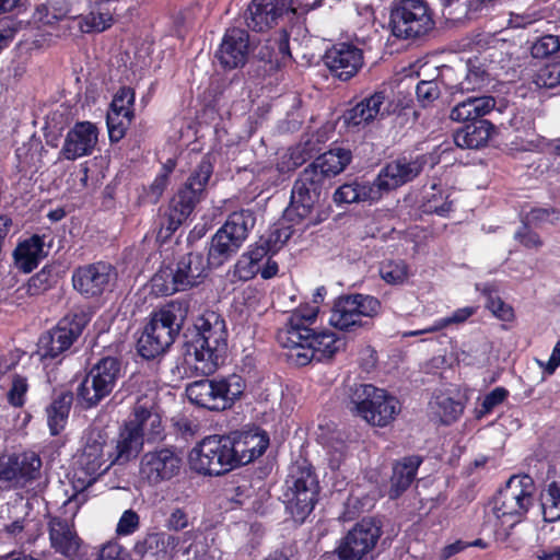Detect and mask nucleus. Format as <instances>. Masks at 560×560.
<instances>
[{"instance_id":"nucleus-1","label":"nucleus","mask_w":560,"mask_h":560,"mask_svg":"<svg viewBox=\"0 0 560 560\" xmlns=\"http://www.w3.org/2000/svg\"><path fill=\"white\" fill-rule=\"evenodd\" d=\"M327 291L319 287L313 294V304H300L289 312L284 325L278 329L276 339L285 349L288 363L306 366L312 361L322 362L331 359L346 342L329 329H317L314 325L319 314V304Z\"/></svg>"},{"instance_id":"nucleus-2","label":"nucleus","mask_w":560,"mask_h":560,"mask_svg":"<svg viewBox=\"0 0 560 560\" xmlns=\"http://www.w3.org/2000/svg\"><path fill=\"white\" fill-rule=\"evenodd\" d=\"M228 329L223 317L207 311L185 332V357L192 358L196 370L213 373L228 350Z\"/></svg>"},{"instance_id":"nucleus-3","label":"nucleus","mask_w":560,"mask_h":560,"mask_svg":"<svg viewBox=\"0 0 560 560\" xmlns=\"http://www.w3.org/2000/svg\"><path fill=\"white\" fill-rule=\"evenodd\" d=\"M187 314V305L178 301L153 310L137 342L139 355L153 360L165 353L179 336Z\"/></svg>"},{"instance_id":"nucleus-4","label":"nucleus","mask_w":560,"mask_h":560,"mask_svg":"<svg viewBox=\"0 0 560 560\" xmlns=\"http://www.w3.org/2000/svg\"><path fill=\"white\" fill-rule=\"evenodd\" d=\"M495 104L493 96L482 95L468 96L453 107L450 118L464 124L453 133L458 148L480 149L488 143L494 126L483 117L494 109Z\"/></svg>"},{"instance_id":"nucleus-5","label":"nucleus","mask_w":560,"mask_h":560,"mask_svg":"<svg viewBox=\"0 0 560 560\" xmlns=\"http://www.w3.org/2000/svg\"><path fill=\"white\" fill-rule=\"evenodd\" d=\"M211 268L208 256L189 252L179 256L174 266L161 267L152 278V289L162 296L190 290L205 282Z\"/></svg>"},{"instance_id":"nucleus-6","label":"nucleus","mask_w":560,"mask_h":560,"mask_svg":"<svg viewBox=\"0 0 560 560\" xmlns=\"http://www.w3.org/2000/svg\"><path fill=\"white\" fill-rule=\"evenodd\" d=\"M82 440V450L72 474V483L77 490L92 486L114 465L113 447L108 444L109 435L105 429L89 428Z\"/></svg>"},{"instance_id":"nucleus-7","label":"nucleus","mask_w":560,"mask_h":560,"mask_svg":"<svg viewBox=\"0 0 560 560\" xmlns=\"http://www.w3.org/2000/svg\"><path fill=\"white\" fill-rule=\"evenodd\" d=\"M91 319L90 312L77 308L61 317L52 328L42 332L36 343V354L40 361L61 362Z\"/></svg>"},{"instance_id":"nucleus-8","label":"nucleus","mask_w":560,"mask_h":560,"mask_svg":"<svg viewBox=\"0 0 560 560\" xmlns=\"http://www.w3.org/2000/svg\"><path fill=\"white\" fill-rule=\"evenodd\" d=\"M319 492L318 477L307 460L298 462L290 468L282 497L285 509L294 522H305L318 502Z\"/></svg>"},{"instance_id":"nucleus-9","label":"nucleus","mask_w":560,"mask_h":560,"mask_svg":"<svg viewBox=\"0 0 560 560\" xmlns=\"http://www.w3.org/2000/svg\"><path fill=\"white\" fill-rule=\"evenodd\" d=\"M246 388L245 380L238 374L206 377L186 386V396L191 404L210 411L232 408Z\"/></svg>"},{"instance_id":"nucleus-10","label":"nucleus","mask_w":560,"mask_h":560,"mask_svg":"<svg viewBox=\"0 0 560 560\" xmlns=\"http://www.w3.org/2000/svg\"><path fill=\"white\" fill-rule=\"evenodd\" d=\"M350 411L372 427L385 428L400 412V402L373 384H354L349 394Z\"/></svg>"},{"instance_id":"nucleus-11","label":"nucleus","mask_w":560,"mask_h":560,"mask_svg":"<svg viewBox=\"0 0 560 560\" xmlns=\"http://www.w3.org/2000/svg\"><path fill=\"white\" fill-rule=\"evenodd\" d=\"M256 223L254 211L242 209L229 214L224 224L211 236L208 254L212 268H220L244 245Z\"/></svg>"},{"instance_id":"nucleus-12","label":"nucleus","mask_w":560,"mask_h":560,"mask_svg":"<svg viewBox=\"0 0 560 560\" xmlns=\"http://www.w3.org/2000/svg\"><path fill=\"white\" fill-rule=\"evenodd\" d=\"M122 362L117 357H103L91 366L77 388V402L83 410L97 407L115 389L122 377Z\"/></svg>"},{"instance_id":"nucleus-13","label":"nucleus","mask_w":560,"mask_h":560,"mask_svg":"<svg viewBox=\"0 0 560 560\" xmlns=\"http://www.w3.org/2000/svg\"><path fill=\"white\" fill-rule=\"evenodd\" d=\"M389 26L396 38L422 40L435 28L434 14L424 0H398L392 5Z\"/></svg>"},{"instance_id":"nucleus-14","label":"nucleus","mask_w":560,"mask_h":560,"mask_svg":"<svg viewBox=\"0 0 560 560\" xmlns=\"http://www.w3.org/2000/svg\"><path fill=\"white\" fill-rule=\"evenodd\" d=\"M534 481L525 475L513 476L493 499V513L500 527L508 534L517 525L533 504Z\"/></svg>"},{"instance_id":"nucleus-15","label":"nucleus","mask_w":560,"mask_h":560,"mask_svg":"<svg viewBox=\"0 0 560 560\" xmlns=\"http://www.w3.org/2000/svg\"><path fill=\"white\" fill-rule=\"evenodd\" d=\"M229 434L203 438L189 452L190 468L203 476H221L236 468Z\"/></svg>"},{"instance_id":"nucleus-16","label":"nucleus","mask_w":560,"mask_h":560,"mask_svg":"<svg viewBox=\"0 0 560 560\" xmlns=\"http://www.w3.org/2000/svg\"><path fill=\"white\" fill-rule=\"evenodd\" d=\"M383 535V524L375 517H363L338 541L326 557L330 560H363L376 547Z\"/></svg>"},{"instance_id":"nucleus-17","label":"nucleus","mask_w":560,"mask_h":560,"mask_svg":"<svg viewBox=\"0 0 560 560\" xmlns=\"http://www.w3.org/2000/svg\"><path fill=\"white\" fill-rule=\"evenodd\" d=\"M47 532L50 548L69 560H91L93 552L80 537L75 526V512L71 515L48 514Z\"/></svg>"},{"instance_id":"nucleus-18","label":"nucleus","mask_w":560,"mask_h":560,"mask_svg":"<svg viewBox=\"0 0 560 560\" xmlns=\"http://www.w3.org/2000/svg\"><path fill=\"white\" fill-rule=\"evenodd\" d=\"M215 156L206 153L186 183L177 190L168 203V208L187 220L196 206L205 198L208 183L213 174Z\"/></svg>"},{"instance_id":"nucleus-19","label":"nucleus","mask_w":560,"mask_h":560,"mask_svg":"<svg viewBox=\"0 0 560 560\" xmlns=\"http://www.w3.org/2000/svg\"><path fill=\"white\" fill-rule=\"evenodd\" d=\"M329 184L316 167L308 164L293 184L288 214L294 212L301 220L307 218Z\"/></svg>"},{"instance_id":"nucleus-20","label":"nucleus","mask_w":560,"mask_h":560,"mask_svg":"<svg viewBox=\"0 0 560 560\" xmlns=\"http://www.w3.org/2000/svg\"><path fill=\"white\" fill-rule=\"evenodd\" d=\"M183 459L175 447H156L144 453L140 459L139 472L150 486H158L178 476Z\"/></svg>"},{"instance_id":"nucleus-21","label":"nucleus","mask_w":560,"mask_h":560,"mask_svg":"<svg viewBox=\"0 0 560 560\" xmlns=\"http://www.w3.org/2000/svg\"><path fill=\"white\" fill-rule=\"evenodd\" d=\"M428 160L425 154H419L413 159L400 156L386 163L373 180L375 189L382 197L384 194L412 182L422 173Z\"/></svg>"},{"instance_id":"nucleus-22","label":"nucleus","mask_w":560,"mask_h":560,"mask_svg":"<svg viewBox=\"0 0 560 560\" xmlns=\"http://www.w3.org/2000/svg\"><path fill=\"white\" fill-rule=\"evenodd\" d=\"M116 268L107 261H95L77 267L72 272L73 289L86 299L98 298L116 279Z\"/></svg>"},{"instance_id":"nucleus-23","label":"nucleus","mask_w":560,"mask_h":560,"mask_svg":"<svg viewBox=\"0 0 560 560\" xmlns=\"http://www.w3.org/2000/svg\"><path fill=\"white\" fill-rule=\"evenodd\" d=\"M43 463L34 451L0 455V481L24 487L40 477Z\"/></svg>"},{"instance_id":"nucleus-24","label":"nucleus","mask_w":560,"mask_h":560,"mask_svg":"<svg viewBox=\"0 0 560 560\" xmlns=\"http://www.w3.org/2000/svg\"><path fill=\"white\" fill-rule=\"evenodd\" d=\"M324 62L332 75L348 81L362 68L363 50L353 43L339 42L325 51Z\"/></svg>"},{"instance_id":"nucleus-25","label":"nucleus","mask_w":560,"mask_h":560,"mask_svg":"<svg viewBox=\"0 0 560 560\" xmlns=\"http://www.w3.org/2000/svg\"><path fill=\"white\" fill-rule=\"evenodd\" d=\"M249 56V34L240 27L225 31L221 44L215 51V59L225 71L243 68Z\"/></svg>"},{"instance_id":"nucleus-26","label":"nucleus","mask_w":560,"mask_h":560,"mask_svg":"<svg viewBox=\"0 0 560 560\" xmlns=\"http://www.w3.org/2000/svg\"><path fill=\"white\" fill-rule=\"evenodd\" d=\"M290 12H294L293 0H252L245 23L253 32L262 33L278 25L279 20Z\"/></svg>"},{"instance_id":"nucleus-27","label":"nucleus","mask_w":560,"mask_h":560,"mask_svg":"<svg viewBox=\"0 0 560 560\" xmlns=\"http://www.w3.org/2000/svg\"><path fill=\"white\" fill-rule=\"evenodd\" d=\"M386 98L384 91H376L362 97L342 114V122L349 131L358 132L389 112L382 108Z\"/></svg>"},{"instance_id":"nucleus-28","label":"nucleus","mask_w":560,"mask_h":560,"mask_svg":"<svg viewBox=\"0 0 560 560\" xmlns=\"http://www.w3.org/2000/svg\"><path fill=\"white\" fill-rule=\"evenodd\" d=\"M229 436L235 454L236 467L247 465L260 457L270 444L268 432L259 427L232 431Z\"/></svg>"},{"instance_id":"nucleus-29","label":"nucleus","mask_w":560,"mask_h":560,"mask_svg":"<svg viewBox=\"0 0 560 560\" xmlns=\"http://www.w3.org/2000/svg\"><path fill=\"white\" fill-rule=\"evenodd\" d=\"M98 130L90 121L77 122L67 133L60 153L68 161L92 154L97 143Z\"/></svg>"},{"instance_id":"nucleus-30","label":"nucleus","mask_w":560,"mask_h":560,"mask_svg":"<svg viewBox=\"0 0 560 560\" xmlns=\"http://www.w3.org/2000/svg\"><path fill=\"white\" fill-rule=\"evenodd\" d=\"M73 399L71 390H60L54 394L50 402L45 407L47 428L50 436L57 438L55 443L58 446L66 443V440L61 439V433L68 424Z\"/></svg>"},{"instance_id":"nucleus-31","label":"nucleus","mask_w":560,"mask_h":560,"mask_svg":"<svg viewBox=\"0 0 560 560\" xmlns=\"http://www.w3.org/2000/svg\"><path fill=\"white\" fill-rule=\"evenodd\" d=\"M329 324L345 332H357L360 329H370L372 323L361 319L358 310L348 294L335 299L329 317Z\"/></svg>"},{"instance_id":"nucleus-32","label":"nucleus","mask_w":560,"mask_h":560,"mask_svg":"<svg viewBox=\"0 0 560 560\" xmlns=\"http://www.w3.org/2000/svg\"><path fill=\"white\" fill-rule=\"evenodd\" d=\"M177 544V538L163 532L148 533L138 539L133 553L139 560H171L170 549Z\"/></svg>"},{"instance_id":"nucleus-33","label":"nucleus","mask_w":560,"mask_h":560,"mask_svg":"<svg viewBox=\"0 0 560 560\" xmlns=\"http://www.w3.org/2000/svg\"><path fill=\"white\" fill-rule=\"evenodd\" d=\"M423 458L418 455L405 456L393 464L388 497L393 500L402 495L416 479Z\"/></svg>"},{"instance_id":"nucleus-34","label":"nucleus","mask_w":560,"mask_h":560,"mask_svg":"<svg viewBox=\"0 0 560 560\" xmlns=\"http://www.w3.org/2000/svg\"><path fill=\"white\" fill-rule=\"evenodd\" d=\"M129 421L141 434L143 441L152 443L164 439L162 418L151 408L143 405H136Z\"/></svg>"},{"instance_id":"nucleus-35","label":"nucleus","mask_w":560,"mask_h":560,"mask_svg":"<svg viewBox=\"0 0 560 560\" xmlns=\"http://www.w3.org/2000/svg\"><path fill=\"white\" fill-rule=\"evenodd\" d=\"M44 246V236L38 234H33L31 237L20 242L13 254L18 268L24 272H31L36 269L40 260L47 255Z\"/></svg>"},{"instance_id":"nucleus-36","label":"nucleus","mask_w":560,"mask_h":560,"mask_svg":"<svg viewBox=\"0 0 560 560\" xmlns=\"http://www.w3.org/2000/svg\"><path fill=\"white\" fill-rule=\"evenodd\" d=\"M143 443V438L128 420L120 430L116 446L113 448L112 463H128L130 459L137 457Z\"/></svg>"},{"instance_id":"nucleus-37","label":"nucleus","mask_w":560,"mask_h":560,"mask_svg":"<svg viewBox=\"0 0 560 560\" xmlns=\"http://www.w3.org/2000/svg\"><path fill=\"white\" fill-rule=\"evenodd\" d=\"M381 199V194L374 187L373 182L353 180L339 186L334 194V201L337 205L370 201Z\"/></svg>"},{"instance_id":"nucleus-38","label":"nucleus","mask_w":560,"mask_h":560,"mask_svg":"<svg viewBox=\"0 0 560 560\" xmlns=\"http://www.w3.org/2000/svg\"><path fill=\"white\" fill-rule=\"evenodd\" d=\"M351 160L352 153L349 149L334 148L317 156L311 165L330 183V179L340 174Z\"/></svg>"},{"instance_id":"nucleus-39","label":"nucleus","mask_w":560,"mask_h":560,"mask_svg":"<svg viewBox=\"0 0 560 560\" xmlns=\"http://www.w3.org/2000/svg\"><path fill=\"white\" fill-rule=\"evenodd\" d=\"M112 0H90V11L81 15L80 28L84 33H102L110 28L114 24V16L109 8L104 4Z\"/></svg>"},{"instance_id":"nucleus-40","label":"nucleus","mask_w":560,"mask_h":560,"mask_svg":"<svg viewBox=\"0 0 560 560\" xmlns=\"http://www.w3.org/2000/svg\"><path fill=\"white\" fill-rule=\"evenodd\" d=\"M540 504L546 522L551 523L560 520V480L549 482L541 490Z\"/></svg>"},{"instance_id":"nucleus-41","label":"nucleus","mask_w":560,"mask_h":560,"mask_svg":"<svg viewBox=\"0 0 560 560\" xmlns=\"http://www.w3.org/2000/svg\"><path fill=\"white\" fill-rule=\"evenodd\" d=\"M378 273L382 280L390 285L404 284L409 276V266L402 259H388L381 262Z\"/></svg>"},{"instance_id":"nucleus-42","label":"nucleus","mask_w":560,"mask_h":560,"mask_svg":"<svg viewBox=\"0 0 560 560\" xmlns=\"http://www.w3.org/2000/svg\"><path fill=\"white\" fill-rule=\"evenodd\" d=\"M135 112L109 113L106 115V125L108 130L109 141L112 143L119 142L127 133L132 120Z\"/></svg>"},{"instance_id":"nucleus-43","label":"nucleus","mask_w":560,"mask_h":560,"mask_svg":"<svg viewBox=\"0 0 560 560\" xmlns=\"http://www.w3.org/2000/svg\"><path fill=\"white\" fill-rule=\"evenodd\" d=\"M30 383L26 376L14 373L11 376L9 389L5 393V401L12 408L22 409L27 401Z\"/></svg>"},{"instance_id":"nucleus-44","label":"nucleus","mask_w":560,"mask_h":560,"mask_svg":"<svg viewBox=\"0 0 560 560\" xmlns=\"http://www.w3.org/2000/svg\"><path fill=\"white\" fill-rule=\"evenodd\" d=\"M477 312V308L474 306H465L455 310L451 316L443 317L436 319L432 326H429L422 330H417L410 332L411 336H418L421 334L435 332L440 331L452 324H462L465 323L469 317H471Z\"/></svg>"},{"instance_id":"nucleus-45","label":"nucleus","mask_w":560,"mask_h":560,"mask_svg":"<svg viewBox=\"0 0 560 560\" xmlns=\"http://www.w3.org/2000/svg\"><path fill=\"white\" fill-rule=\"evenodd\" d=\"M348 295L350 300H353L361 319L368 318L371 320L382 314L383 305L376 296L364 293H349Z\"/></svg>"},{"instance_id":"nucleus-46","label":"nucleus","mask_w":560,"mask_h":560,"mask_svg":"<svg viewBox=\"0 0 560 560\" xmlns=\"http://www.w3.org/2000/svg\"><path fill=\"white\" fill-rule=\"evenodd\" d=\"M435 406L436 413L439 415L441 422L446 425L457 421L464 411V406L460 401L446 395L436 396Z\"/></svg>"},{"instance_id":"nucleus-47","label":"nucleus","mask_w":560,"mask_h":560,"mask_svg":"<svg viewBox=\"0 0 560 560\" xmlns=\"http://www.w3.org/2000/svg\"><path fill=\"white\" fill-rule=\"evenodd\" d=\"M482 294L486 296V308H488L498 319L502 322H512L515 318L513 307L506 304L492 288L486 287Z\"/></svg>"},{"instance_id":"nucleus-48","label":"nucleus","mask_w":560,"mask_h":560,"mask_svg":"<svg viewBox=\"0 0 560 560\" xmlns=\"http://www.w3.org/2000/svg\"><path fill=\"white\" fill-rule=\"evenodd\" d=\"M532 131L514 133L509 142V149L516 152H540L546 144V138L536 131V138H532Z\"/></svg>"},{"instance_id":"nucleus-49","label":"nucleus","mask_w":560,"mask_h":560,"mask_svg":"<svg viewBox=\"0 0 560 560\" xmlns=\"http://www.w3.org/2000/svg\"><path fill=\"white\" fill-rule=\"evenodd\" d=\"M185 221V217H182V214L167 207V209L160 214L156 240L166 242Z\"/></svg>"},{"instance_id":"nucleus-50","label":"nucleus","mask_w":560,"mask_h":560,"mask_svg":"<svg viewBox=\"0 0 560 560\" xmlns=\"http://www.w3.org/2000/svg\"><path fill=\"white\" fill-rule=\"evenodd\" d=\"M293 233V226L289 224L278 223L271 226L268 235L264 236V242L270 247L271 255L277 254L291 238Z\"/></svg>"},{"instance_id":"nucleus-51","label":"nucleus","mask_w":560,"mask_h":560,"mask_svg":"<svg viewBox=\"0 0 560 560\" xmlns=\"http://www.w3.org/2000/svg\"><path fill=\"white\" fill-rule=\"evenodd\" d=\"M55 278L52 268L43 267L37 273L32 276L27 282V293L30 295H39L52 288Z\"/></svg>"},{"instance_id":"nucleus-52","label":"nucleus","mask_w":560,"mask_h":560,"mask_svg":"<svg viewBox=\"0 0 560 560\" xmlns=\"http://www.w3.org/2000/svg\"><path fill=\"white\" fill-rule=\"evenodd\" d=\"M560 52V39L556 35H545L538 38L530 48L534 58L545 59Z\"/></svg>"},{"instance_id":"nucleus-53","label":"nucleus","mask_w":560,"mask_h":560,"mask_svg":"<svg viewBox=\"0 0 560 560\" xmlns=\"http://www.w3.org/2000/svg\"><path fill=\"white\" fill-rule=\"evenodd\" d=\"M510 396V392L503 387L498 386L490 390L487 395H485L480 407L477 409L476 417L481 419L488 415H490L495 407L503 404L508 397Z\"/></svg>"},{"instance_id":"nucleus-54","label":"nucleus","mask_w":560,"mask_h":560,"mask_svg":"<svg viewBox=\"0 0 560 560\" xmlns=\"http://www.w3.org/2000/svg\"><path fill=\"white\" fill-rule=\"evenodd\" d=\"M136 100V92L130 86H121L114 94L113 100L109 104V113L119 112V114L125 112H135L133 105Z\"/></svg>"},{"instance_id":"nucleus-55","label":"nucleus","mask_w":560,"mask_h":560,"mask_svg":"<svg viewBox=\"0 0 560 560\" xmlns=\"http://www.w3.org/2000/svg\"><path fill=\"white\" fill-rule=\"evenodd\" d=\"M260 265H256L245 253H243L232 269L233 280L246 282L255 278L259 272Z\"/></svg>"},{"instance_id":"nucleus-56","label":"nucleus","mask_w":560,"mask_h":560,"mask_svg":"<svg viewBox=\"0 0 560 560\" xmlns=\"http://www.w3.org/2000/svg\"><path fill=\"white\" fill-rule=\"evenodd\" d=\"M416 95L421 107L425 108L432 105L441 95L439 82L436 80H422L418 82Z\"/></svg>"},{"instance_id":"nucleus-57","label":"nucleus","mask_w":560,"mask_h":560,"mask_svg":"<svg viewBox=\"0 0 560 560\" xmlns=\"http://www.w3.org/2000/svg\"><path fill=\"white\" fill-rule=\"evenodd\" d=\"M514 240L527 249H538L544 245L539 234L535 232L528 222H523L514 233Z\"/></svg>"},{"instance_id":"nucleus-58","label":"nucleus","mask_w":560,"mask_h":560,"mask_svg":"<svg viewBox=\"0 0 560 560\" xmlns=\"http://www.w3.org/2000/svg\"><path fill=\"white\" fill-rule=\"evenodd\" d=\"M536 84L539 88L552 89L560 84V62L541 67L536 74Z\"/></svg>"},{"instance_id":"nucleus-59","label":"nucleus","mask_w":560,"mask_h":560,"mask_svg":"<svg viewBox=\"0 0 560 560\" xmlns=\"http://www.w3.org/2000/svg\"><path fill=\"white\" fill-rule=\"evenodd\" d=\"M140 527V516L139 514L132 510H126L121 514L117 527L116 533L118 536H129L136 533Z\"/></svg>"},{"instance_id":"nucleus-60","label":"nucleus","mask_w":560,"mask_h":560,"mask_svg":"<svg viewBox=\"0 0 560 560\" xmlns=\"http://www.w3.org/2000/svg\"><path fill=\"white\" fill-rule=\"evenodd\" d=\"M268 47L272 50H277L282 61L292 58L290 50V33L284 28L280 30L275 38L268 40Z\"/></svg>"},{"instance_id":"nucleus-61","label":"nucleus","mask_w":560,"mask_h":560,"mask_svg":"<svg viewBox=\"0 0 560 560\" xmlns=\"http://www.w3.org/2000/svg\"><path fill=\"white\" fill-rule=\"evenodd\" d=\"M510 126L514 133L532 131V138H536L535 118L529 114H515L510 119Z\"/></svg>"},{"instance_id":"nucleus-62","label":"nucleus","mask_w":560,"mask_h":560,"mask_svg":"<svg viewBox=\"0 0 560 560\" xmlns=\"http://www.w3.org/2000/svg\"><path fill=\"white\" fill-rule=\"evenodd\" d=\"M171 174L172 170L167 168L166 172H161L155 176L148 190L151 202L156 203L160 200L168 185Z\"/></svg>"},{"instance_id":"nucleus-63","label":"nucleus","mask_w":560,"mask_h":560,"mask_svg":"<svg viewBox=\"0 0 560 560\" xmlns=\"http://www.w3.org/2000/svg\"><path fill=\"white\" fill-rule=\"evenodd\" d=\"M43 10L46 11L45 23L54 24L58 21L66 19L70 12V9L66 2H55L48 5H44Z\"/></svg>"},{"instance_id":"nucleus-64","label":"nucleus","mask_w":560,"mask_h":560,"mask_svg":"<svg viewBox=\"0 0 560 560\" xmlns=\"http://www.w3.org/2000/svg\"><path fill=\"white\" fill-rule=\"evenodd\" d=\"M189 525L188 514L180 508H176L166 521V527L171 530H182Z\"/></svg>"}]
</instances>
